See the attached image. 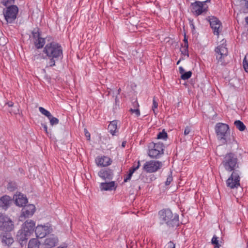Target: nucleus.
Returning <instances> with one entry per match:
<instances>
[{
    "label": "nucleus",
    "instance_id": "a18cd8bd",
    "mask_svg": "<svg viewBox=\"0 0 248 248\" xmlns=\"http://www.w3.org/2000/svg\"><path fill=\"white\" fill-rule=\"evenodd\" d=\"M184 41V44L183 45L188 46L187 39L186 38V34L185 35Z\"/></svg>",
    "mask_w": 248,
    "mask_h": 248
},
{
    "label": "nucleus",
    "instance_id": "3c124183",
    "mask_svg": "<svg viewBox=\"0 0 248 248\" xmlns=\"http://www.w3.org/2000/svg\"><path fill=\"white\" fill-rule=\"evenodd\" d=\"M126 142L125 141H124L122 142V146L123 147V148H124L125 146V145H126Z\"/></svg>",
    "mask_w": 248,
    "mask_h": 248
},
{
    "label": "nucleus",
    "instance_id": "13d9d810",
    "mask_svg": "<svg viewBox=\"0 0 248 248\" xmlns=\"http://www.w3.org/2000/svg\"><path fill=\"white\" fill-rule=\"evenodd\" d=\"M57 248H65L63 247H59Z\"/></svg>",
    "mask_w": 248,
    "mask_h": 248
},
{
    "label": "nucleus",
    "instance_id": "b1692460",
    "mask_svg": "<svg viewBox=\"0 0 248 248\" xmlns=\"http://www.w3.org/2000/svg\"><path fill=\"white\" fill-rule=\"evenodd\" d=\"M40 244V242L37 239L33 238L30 240L28 248H39Z\"/></svg>",
    "mask_w": 248,
    "mask_h": 248
},
{
    "label": "nucleus",
    "instance_id": "4d7b16f0",
    "mask_svg": "<svg viewBox=\"0 0 248 248\" xmlns=\"http://www.w3.org/2000/svg\"><path fill=\"white\" fill-rule=\"evenodd\" d=\"M180 61H181V60H179V61L177 62V63H176V64H177V65H178V64H179V63H180Z\"/></svg>",
    "mask_w": 248,
    "mask_h": 248
},
{
    "label": "nucleus",
    "instance_id": "5701e85b",
    "mask_svg": "<svg viewBox=\"0 0 248 248\" xmlns=\"http://www.w3.org/2000/svg\"><path fill=\"white\" fill-rule=\"evenodd\" d=\"M117 122L113 121L110 122L108 126V130L112 135H114L116 130L117 128Z\"/></svg>",
    "mask_w": 248,
    "mask_h": 248
},
{
    "label": "nucleus",
    "instance_id": "2eb2a0df",
    "mask_svg": "<svg viewBox=\"0 0 248 248\" xmlns=\"http://www.w3.org/2000/svg\"><path fill=\"white\" fill-rule=\"evenodd\" d=\"M191 11L196 15H200L205 11L203 4L201 1H196L191 4Z\"/></svg>",
    "mask_w": 248,
    "mask_h": 248
},
{
    "label": "nucleus",
    "instance_id": "0e129e2a",
    "mask_svg": "<svg viewBox=\"0 0 248 248\" xmlns=\"http://www.w3.org/2000/svg\"><path fill=\"white\" fill-rule=\"evenodd\" d=\"M1 40V38H0V41Z\"/></svg>",
    "mask_w": 248,
    "mask_h": 248
},
{
    "label": "nucleus",
    "instance_id": "f8f14e48",
    "mask_svg": "<svg viewBox=\"0 0 248 248\" xmlns=\"http://www.w3.org/2000/svg\"><path fill=\"white\" fill-rule=\"evenodd\" d=\"M51 229L50 226L47 225H38L35 230V233L37 237L43 238L47 233L50 232Z\"/></svg>",
    "mask_w": 248,
    "mask_h": 248
},
{
    "label": "nucleus",
    "instance_id": "58836bf2",
    "mask_svg": "<svg viewBox=\"0 0 248 248\" xmlns=\"http://www.w3.org/2000/svg\"><path fill=\"white\" fill-rule=\"evenodd\" d=\"M165 248H175V245L172 241H170L165 246Z\"/></svg>",
    "mask_w": 248,
    "mask_h": 248
},
{
    "label": "nucleus",
    "instance_id": "20e7f679",
    "mask_svg": "<svg viewBox=\"0 0 248 248\" xmlns=\"http://www.w3.org/2000/svg\"><path fill=\"white\" fill-rule=\"evenodd\" d=\"M222 44L218 46L215 50L217 63L221 65H225L227 63L225 59L228 56V51L226 47V41L222 40Z\"/></svg>",
    "mask_w": 248,
    "mask_h": 248
},
{
    "label": "nucleus",
    "instance_id": "7ed1b4c3",
    "mask_svg": "<svg viewBox=\"0 0 248 248\" xmlns=\"http://www.w3.org/2000/svg\"><path fill=\"white\" fill-rule=\"evenodd\" d=\"M160 220L161 224L165 223L169 227H174L179 225L178 215L173 214L170 209L159 212Z\"/></svg>",
    "mask_w": 248,
    "mask_h": 248
},
{
    "label": "nucleus",
    "instance_id": "39448f33",
    "mask_svg": "<svg viewBox=\"0 0 248 248\" xmlns=\"http://www.w3.org/2000/svg\"><path fill=\"white\" fill-rule=\"evenodd\" d=\"M18 8L13 5L6 7L3 10V14L7 24L14 23L17 18Z\"/></svg>",
    "mask_w": 248,
    "mask_h": 248
},
{
    "label": "nucleus",
    "instance_id": "9d476101",
    "mask_svg": "<svg viewBox=\"0 0 248 248\" xmlns=\"http://www.w3.org/2000/svg\"><path fill=\"white\" fill-rule=\"evenodd\" d=\"M31 33L36 47L37 48H42L45 44V38L41 37L39 29L37 28L34 29Z\"/></svg>",
    "mask_w": 248,
    "mask_h": 248
},
{
    "label": "nucleus",
    "instance_id": "6e6552de",
    "mask_svg": "<svg viewBox=\"0 0 248 248\" xmlns=\"http://www.w3.org/2000/svg\"><path fill=\"white\" fill-rule=\"evenodd\" d=\"M14 228V224L11 219L7 216L0 214V231L3 232H10Z\"/></svg>",
    "mask_w": 248,
    "mask_h": 248
},
{
    "label": "nucleus",
    "instance_id": "a878e982",
    "mask_svg": "<svg viewBox=\"0 0 248 248\" xmlns=\"http://www.w3.org/2000/svg\"><path fill=\"white\" fill-rule=\"evenodd\" d=\"M234 125L236 128L241 131H243L246 129V126L243 122L239 120H236L234 123Z\"/></svg>",
    "mask_w": 248,
    "mask_h": 248
},
{
    "label": "nucleus",
    "instance_id": "ddd939ff",
    "mask_svg": "<svg viewBox=\"0 0 248 248\" xmlns=\"http://www.w3.org/2000/svg\"><path fill=\"white\" fill-rule=\"evenodd\" d=\"M58 243V239L54 234L47 236L44 242L45 248H52L55 247Z\"/></svg>",
    "mask_w": 248,
    "mask_h": 248
},
{
    "label": "nucleus",
    "instance_id": "ea45409f",
    "mask_svg": "<svg viewBox=\"0 0 248 248\" xmlns=\"http://www.w3.org/2000/svg\"><path fill=\"white\" fill-rule=\"evenodd\" d=\"M191 132V129L189 126H186L184 130V135L185 136L188 135Z\"/></svg>",
    "mask_w": 248,
    "mask_h": 248
},
{
    "label": "nucleus",
    "instance_id": "f704fd0d",
    "mask_svg": "<svg viewBox=\"0 0 248 248\" xmlns=\"http://www.w3.org/2000/svg\"><path fill=\"white\" fill-rule=\"evenodd\" d=\"M217 238H218L217 237V236L214 235L211 240V243L212 244L215 245V246H218L219 248L220 245L218 243Z\"/></svg>",
    "mask_w": 248,
    "mask_h": 248
},
{
    "label": "nucleus",
    "instance_id": "09e8293b",
    "mask_svg": "<svg viewBox=\"0 0 248 248\" xmlns=\"http://www.w3.org/2000/svg\"><path fill=\"white\" fill-rule=\"evenodd\" d=\"M18 111V108H17V110H15V109H11V110L9 111L10 113H14L15 114H16Z\"/></svg>",
    "mask_w": 248,
    "mask_h": 248
},
{
    "label": "nucleus",
    "instance_id": "dca6fc26",
    "mask_svg": "<svg viewBox=\"0 0 248 248\" xmlns=\"http://www.w3.org/2000/svg\"><path fill=\"white\" fill-rule=\"evenodd\" d=\"M35 211V207L33 204L24 206L22 210V215L25 217L32 216Z\"/></svg>",
    "mask_w": 248,
    "mask_h": 248
},
{
    "label": "nucleus",
    "instance_id": "f03ea898",
    "mask_svg": "<svg viewBox=\"0 0 248 248\" xmlns=\"http://www.w3.org/2000/svg\"><path fill=\"white\" fill-rule=\"evenodd\" d=\"M43 52L49 59L46 63V68L55 66L56 62L63 57L62 46L55 42L47 43L44 48Z\"/></svg>",
    "mask_w": 248,
    "mask_h": 248
},
{
    "label": "nucleus",
    "instance_id": "7c9ffc66",
    "mask_svg": "<svg viewBox=\"0 0 248 248\" xmlns=\"http://www.w3.org/2000/svg\"><path fill=\"white\" fill-rule=\"evenodd\" d=\"M192 75V72L191 71H188L184 73L181 76V78L183 80H186L189 79Z\"/></svg>",
    "mask_w": 248,
    "mask_h": 248
},
{
    "label": "nucleus",
    "instance_id": "a211bd4d",
    "mask_svg": "<svg viewBox=\"0 0 248 248\" xmlns=\"http://www.w3.org/2000/svg\"><path fill=\"white\" fill-rule=\"evenodd\" d=\"M98 174L99 177L104 180H111L113 175V171L109 169H102Z\"/></svg>",
    "mask_w": 248,
    "mask_h": 248
},
{
    "label": "nucleus",
    "instance_id": "9b49d317",
    "mask_svg": "<svg viewBox=\"0 0 248 248\" xmlns=\"http://www.w3.org/2000/svg\"><path fill=\"white\" fill-rule=\"evenodd\" d=\"M210 25L215 35H218L222 30L221 23L215 16L209 17Z\"/></svg>",
    "mask_w": 248,
    "mask_h": 248
},
{
    "label": "nucleus",
    "instance_id": "864d4df0",
    "mask_svg": "<svg viewBox=\"0 0 248 248\" xmlns=\"http://www.w3.org/2000/svg\"><path fill=\"white\" fill-rule=\"evenodd\" d=\"M245 21L247 23V24H248V16L245 18Z\"/></svg>",
    "mask_w": 248,
    "mask_h": 248
},
{
    "label": "nucleus",
    "instance_id": "f257e3e1",
    "mask_svg": "<svg viewBox=\"0 0 248 248\" xmlns=\"http://www.w3.org/2000/svg\"><path fill=\"white\" fill-rule=\"evenodd\" d=\"M222 165L229 171H233L230 177L227 180L226 184L231 188H237L240 186V176L237 171H234L238 167V159L232 153L227 154L224 157Z\"/></svg>",
    "mask_w": 248,
    "mask_h": 248
},
{
    "label": "nucleus",
    "instance_id": "680f3d73",
    "mask_svg": "<svg viewBox=\"0 0 248 248\" xmlns=\"http://www.w3.org/2000/svg\"><path fill=\"white\" fill-rule=\"evenodd\" d=\"M117 97H116V98H115V101H116V102L117 101H118V99H117Z\"/></svg>",
    "mask_w": 248,
    "mask_h": 248
},
{
    "label": "nucleus",
    "instance_id": "603ef678",
    "mask_svg": "<svg viewBox=\"0 0 248 248\" xmlns=\"http://www.w3.org/2000/svg\"><path fill=\"white\" fill-rule=\"evenodd\" d=\"M245 6L247 10H248V0H246Z\"/></svg>",
    "mask_w": 248,
    "mask_h": 248
},
{
    "label": "nucleus",
    "instance_id": "5fc2aeb1",
    "mask_svg": "<svg viewBox=\"0 0 248 248\" xmlns=\"http://www.w3.org/2000/svg\"><path fill=\"white\" fill-rule=\"evenodd\" d=\"M210 1V0H206V1H204L203 2H202L203 3V4H204V3H205L206 2H209Z\"/></svg>",
    "mask_w": 248,
    "mask_h": 248
},
{
    "label": "nucleus",
    "instance_id": "c85d7f7f",
    "mask_svg": "<svg viewBox=\"0 0 248 248\" xmlns=\"http://www.w3.org/2000/svg\"><path fill=\"white\" fill-rule=\"evenodd\" d=\"M33 59L34 61H41L42 60H47V59L43 55H42L41 53L35 54L33 57Z\"/></svg>",
    "mask_w": 248,
    "mask_h": 248
},
{
    "label": "nucleus",
    "instance_id": "bf43d9fd",
    "mask_svg": "<svg viewBox=\"0 0 248 248\" xmlns=\"http://www.w3.org/2000/svg\"><path fill=\"white\" fill-rule=\"evenodd\" d=\"M214 248H219L218 246H215Z\"/></svg>",
    "mask_w": 248,
    "mask_h": 248
},
{
    "label": "nucleus",
    "instance_id": "c03bdc74",
    "mask_svg": "<svg viewBox=\"0 0 248 248\" xmlns=\"http://www.w3.org/2000/svg\"><path fill=\"white\" fill-rule=\"evenodd\" d=\"M6 105H7L9 107H14V103L12 101L7 102L6 103Z\"/></svg>",
    "mask_w": 248,
    "mask_h": 248
},
{
    "label": "nucleus",
    "instance_id": "79ce46f5",
    "mask_svg": "<svg viewBox=\"0 0 248 248\" xmlns=\"http://www.w3.org/2000/svg\"><path fill=\"white\" fill-rule=\"evenodd\" d=\"M132 175H133L132 172H129V173H128V174L127 175V176L125 178H124V182H127L128 180H129L131 179V177H132Z\"/></svg>",
    "mask_w": 248,
    "mask_h": 248
},
{
    "label": "nucleus",
    "instance_id": "c9c22d12",
    "mask_svg": "<svg viewBox=\"0 0 248 248\" xmlns=\"http://www.w3.org/2000/svg\"><path fill=\"white\" fill-rule=\"evenodd\" d=\"M140 166V161L138 162V165L136 167L133 166L132 168H131L129 171V172H132V174L135 171H136L137 170H138Z\"/></svg>",
    "mask_w": 248,
    "mask_h": 248
},
{
    "label": "nucleus",
    "instance_id": "aec40b11",
    "mask_svg": "<svg viewBox=\"0 0 248 248\" xmlns=\"http://www.w3.org/2000/svg\"><path fill=\"white\" fill-rule=\"evenodd\" d=\"M16 204L18 206H24L27 203L28 200L27 198L22 194H19L17 195L16 199Z\"/></svg>",
    "mask_w": 248,
    "mask_h": 248
},
{
    "label": "nucleus",
    "instance_id": "a19ab883",
    "mask_svg": "<svg viewBox=\"0 0 248 248\" xmlns=\"http://www.w3.org/2000/svg\"><path fill=\"white\" fill-rule=\"evenodd\" d=\"M243 67L245 70L248 68V62L246 60V58H244L243 62Z\"/></svg>",
    "mask_w": 248,
    "mask_h": 248
},
{
    "label": "nucleus",
    "instance_id": "473e14b6",
    "mask_svg": "<svg viewBox=\"0 0 248 248\" xmlns=\"http://www.w3.org/2000/svg\"><path fill=\"white\" fill-rule=\"evenodd\" d=\"M158 107V103L156 101L155 97H154L153 100V106H152V110L155 115L156 114L157 111H156V109Z\"/></svg>",
    "mask_w": 248,
    "mask_h": 248
},
{
    "label": "nucleus",
    "instance_id": "423d86ee",
    "mask_svg": "<svg viewBox=\"0 0 248 248\" xmlns=\"http://www.w3.org/2000/svg\"><path fill=\"white\" fill-rule=\"evenodd\" d=\"M215 130L218 139L222 140L223 143L227 144L228 141L226 137L229 133L228 125L223 123H217L216 125Z\"/></svg>",
    "mask_w": 248,
    "mask_h": 248
},
{
    "label": "nucleus",
    "instance_id": "e2e57ef3",
    "mask_svg": "<svg viewBox=\"0 0 248 248\" xmlns=\"http://www.w3.org/2000/svg\"><path fill=\"white\" fill-rule=\"evenodd\" d=\"M6 43L5 42H4L3 44H2V46H4V44Z\"/></svg>",
    "mask_w": 248,
    "mask_h": 248
},
{
    "label": "nucleus",
    "instance_id": "cd10ccee",
    "mask_svg": "<svg viewBox=\"0 0 248 248\" xmlns=\"http://www.w3.org/2000/svg\"><path fill=\"white\" fill-rule=\"evenodd\" d=\"M39 110L43 115L46 116L48 118L50 117L51 115V114L49 111L46 110L45 108L42 107L39 108Z\"/></svg>",
    "mask_w": 248,
    "mask_h": 248
},
{
    "label": "nucleus",
    "instance_id": "72a5a7b5",
    "mask_svg": "<svg viewBox=\"0 0 248 248\" xmlns=\"http://www.w3.org/2000/svg\"><path fill=\"white\" fill-rule=\"evenodd\" d=\"M167 137V133L163 130L158 134L157 138L158 139H165Z\"/></svg>",
    "mask_w": 248,
    "mask_h": 248
},
{
    "label": "nucleus",
    "instance_id": "c756f323",
    "mask_svg": "<svg viewBox=\"0 0 248 248\" xmlns=\"http://www.w3.org/2000/svg\"><path fill=\"white\" fill-rule=\"evenodd\" d=\"M188 48V46L182 45V47L180 49L182 54L184 55H186L187 57L189 56Z\"/></svg>",
    "mask_w": 248,
    "mask_h": 248
},
{
    "label": "nucleus",
    "instance_id": "4c0bfd02",
    "mask_svg": "<svg viewBox=\"0 0 248 248\" xmlns=\"http://www.w3.org/2000/svg\"><path fill=\"white\" fill-rule=\"evenodd\" d=\"M172 179H172V175H171V174H170V175H169L168 176V177L167 178V180L165 182L166 185V186L169 185L170 184V183L172 182Z\"/></svg>",
    "mask_w": 248,
    "mask_h": 248
},
{
    "label": "nucleus",
    "instance_id": "6e6d98bb",
    "mask_svg": "<svg viewBox=\"0 0 248 248\" xmlns=\"http://www.w3.org/2000/svg\"><path fill=\"white\" fill-rule=\"evenodd\" d=\"M121 88H119L118 90V93L119 94L120 92H121Z\"/></svg>",
    "mask_w": 248,
    "mask_h": 248
},
{
    "label": "nucleus",
    "instance_id": "49530a36",
    "mask_svg": "<svg viewBox=\"0 0 248 248\" xmlns=\"http://www.w3.org/2000/svg\"><path fill=\"white\" fill-rule=\"evenodd\" d=\"M179 73L181 74V75L185 72V69L182 67L180 66L179 68Z\"/></svg>",
    "mask_w": 248,
    "mask_h": 248
},
{
    "label": "nucleus",
    "instance_id": "2f4dec72",
    "mask_svg": "<svg viewBox=\"0 0 248 248\" xmlns=\"http://www.w3.org/2000/svg\"><path fill=\"white\" fill-rule=\"evenodd\" d=\"M48 119L49 120V122L51 125L57 124L59 122L58 119L53 117L52 115L48 118Z\"/></svg>",
    "mask_w": 248,
    "mask_h": 248
},
{
    "label": "nucleus",
    "instance_id": "f3484780",
    "mask_svg": "<svg viewBox=\"0 0 248 248\" xmlns=\"http://www.w3.org/2000/svg\"><path fill=\"white\" fill-rule=\"evenodd\" d=\"M95 162L97 165L98 166L106 167L111 164V160L109 157L103 156L96 157Z\"/></svg>",
    "mask_w": 248,
    "mask_h": 248
},
{
    "label": "nucleus",
    "instance_id": "bb28decb",
    "mask_svg": "<svg viewBox=\"0 0 248 248\" xmlns=\"http://www.w3.org/2000/svg\"><path fill=\"white\" fill-rule=\"evenodd\" d=\"M15 0H2L1 3L6 7L13 6Z\"/></svg>",
    "mask_w": 248,
    "mask_h": 248
},
{
    "label": "nucleus",
    "instance_id": "de8ad7c7",
    "mask_svg": "<svg viewBox=\"0 0 248 248\" xmlns=\"http://www.w3.org/2000/svg\"><path fill=\"white\" fill-rule=\"evenodd\" d=\"M42 125L43 126V128H44V130H45V131L46 133V134H48V131H47V127L46 125V124H42Z\"/></svg>",
    "mask_w": 248,
    "mask_h": 248
},
{
    "label": "nucleus",
    "instance_id": "37998d69",
    "mask_svg": "<svg viewBox=\"0 0 248 248\" xmlns=\"http://www.w3.org/2000/svg\"><path fill=\"white\" fill-rule=\"evenodd\" d=\"M84 133L85 136L87 138V140H90V134L86 128L84 129Z\"/></svg>",
    "mask_w": 248,
    "mask_h": 248
},
{
    "label": "nucleus",
    "instance_id": "0eeeda50",
    "mask_svg": "<svg viewBox=\"0 0 248 248\" xmlns=\"http://www.w3.org/2000/svg\"><path fill=\"white\" fill-rule=\"evenodd\" d=\"M149 147L148 155L151 158H159L164 154V145L162 143H151Z\"/></svg>",
    "mask_w": 248,
    "mask_h": 248
},
{
    "label": "nucleus",
    "instance_id": "4be33fe9",
    "mask_svg": "<svg viewBox=\"0 0 248 248\" xmlns=\"http://www.w3.org/2000/svg\"><path fill=\"white\" fill-rule=\"evenodd\" d=\"M11 199L8 196H3L0 199V207L6 209L9 205Z\"/></svg>",
    "mask_w": 248,
    "mask_h": 248
},
{
    "label": "nucleus",
    "instance_id": "052dcab7",
    "mask_svg": "<svg viewBox=\"0 0 248 248\" xmlns=\"http://www.w3.org/2000/svg\"><path fill=\"white\" fill-rule=\"evenodd\" d=\"M117 97H116V98H115V101H116V102L117 101H118V99H117Z\"/></svg>",
    "mask_w": 248,
    "mask_h": 248
},
{
    "label": "nucleus",
    "instance_id": "393cba45",
    "mask_svg": "<svg viewBox=\"0 0 248 248\" xmlns=\"http://www.w3.org/2000/svg\"><path fill=\"white\" fill-rule=\"evenodd\" d=\"M0 236L1 237V241L2 243L6 245L9 246L10 244H12L14 242L13 239L12 237H7L4 235H0Z\"/></svg>",
    "mask_w": 248,
    "mask_h": 248
},
{
    "label": "nucleus",
    "instance_id": "412c9836",
    "mask_svg": "<svg viewBox=\"0 0 248 248\" xmlns=\"http://www.w3.org/2000/svg\"><path fill=\"white\" fill-rule=\"evenodd\" d=\"M28 234L25 232V231H23L22 229L20 230L18 232L16 235V238L17 240L21 244L28 239L29 236H30Z\"/></svg>",
    "mask_w": 248,
    "mask_h": 248
},
{
    "label": "nucleus",
    "instance_id": "8fccbe9b",
    "mask_svg": "<svg viewBox=\"0 0 248 248\" xmlns=\"http://www.w3.org/2000/svg\"><path fill=\"white\" fill-rule=\"evenodd\" d=\"M133 105L135 107H139V105L137 100L133 102Z\"/></svg>",
    "mask_w": 248,
    "mask_h": 248
},
{
    "label": "nucleus",
    "instance_id": "4468645a",
    "mask_svg": "<svg viewBox=\"0 0 248 248\" xmlns=\"http://www.w3.org/2000/svg\"><path fill=\"white\" fill-rule=\"evenodd\" d=\"M35 226V223L34 221L32 220H27L22 225L21 229L23 231H25L27 234H28L29 235H31L34 230Z\"/></svg>",
    "mask_w": 248,
    "mask_h": 248
},
{
    "label": "nucleus",
    "instance_id": "e433bc0d",
    "mask_svg": "<svg viewBox=\"0 0 248 248\" xmlns=\"http://www.w3.org/2000/svg\"><path fill=\"white\" fill-rule=\"evenodd\" d=\"M130 111L131 112V113H135L137 116H139L140 115V110L138 108L135 109L131 108L130 109Z\"/></svg>",
    "mask_w": 248,
    "mask_h": 248
},
{
    "label": "nucleus",
    "instance_id": "6ab92c4d",
    "mask_svg": "<svg viewBox=\"0 0 248 248\" xmlns=\"http://www.w3.org/2000/svg\"><path fill=\"white\" fill-rule=\"evenodd\" d=\"M100 188L101 190H112L115 189V182L111 181L108 183H101L100 185Z\"/></svg>",
    "mask_w": 248,
    "mask_h": 248
},
{
    "label": "nucleus",
    "instance_id": "1a4fd4ad",
    "mask_svg": "<svg viewBox=\"0 0 248 248\" xmlns=\"http://www.w3.org/2000/svg\"><path fill=\"white\" fill-rule=\"evenodd\" d=\"M162 166V163L159 161L150 160L146 161L143 166V170L147 173L157 171Z\"/></svg>",
    "mask_w": 248,
    "mask_h": 248
}]
</instances>
